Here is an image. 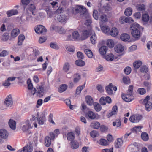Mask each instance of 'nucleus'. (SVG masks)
<instances>
[{
    "label": "nucleus",
    "mask_w": 152,
    "mask_h": 152,
    "mask_svg": "<svg viewBox=\"0 0 152 152\" xmlns=\"http://www.w3.org/2000/svg\"><path fill=\"white\" fill-rule=\"evenodd\" d=\"M72 13L76 15L78 13L82 15L83 17H89V14L87 12L86 8L83 6L77 5L72 10Z\"/></svg>",
    "instance_id": "obj_1"
},
{
    "label": "nucleus",
    "mask_w": 152,
    "mask_h": 152,
    "mask_svg": "<svg viewBox=\"0 0 152 152\" xmlns=\"http://www.w3.org/2000/svg\"><path fill=\"white\" fill-rule=\"evenodd\" d=\"M139 25L136 23H134L132 24L130 27L132 30L131 34L132 36L137 39L140 37V32L139 30Z\"/></svg>",
    "instance_id": "obj_2"
},
{
    "label": "nucleus",
    "mask_w": 152,
    "mask_h": 152,
    "mask_svg": "<svg viewBox=\"0 0 152 152\" xmlns=\"http://www.w3.org/2000/svg\"><path fill=\"white\" fill-rule=\"evenodd\" d=\"M33 126V125L28 120L21 124L22 129L24 132H27L29 129L31 128Z\"/></svg>",
    "instance_id": "obj_3"
},
{
    "label": "nucleus",
    "mask_w": 152,
    "mask_h": 152,
    "mask_svg": "<svg viewBox=\"0 0 152 152\" xmlns=\"http://www.w3.org/2000/svg\"><path fill=\"white\" fill-rule=\"evenodd\" d=\"M35 30L36 33L39 34H44L47 31L45 27L41 25L37 26Z\"/></svg>",
    "instance_id": "obj_4"
},
{
    "label": "nucleus",
    "mask_w": 152,
    "mask_h": 152,
    "mask_svg": "<svg viewBox=\"0 0 152 152\" xmlns=\"http://www.w3.org/2000/svg\"><path fill=\"white\" fill-rule=\"evenodd\" d=\"M5 106L8 107H11L13 104V100L11 95H8L4 101Z\"/></svg>",
    "instance_id": "obj_5"
},
{
    "label": "nucleus",
    "mask_w": 152,
    "mask_h": 152,
    "mask_svg": "<svg viewBox=\"0 0 152 152\" xmlns=\"http://www.w3.org/2000/svg\"><path fill=\"white\" fill-rule=\"evenodd\" d=\"M142 118V115H133L130 116L129 120L132 123H137Z\"/></svg>",
    "instance_id": "obj_6"
},
{
    "label": "nucleus",
    "mask_w": 152,
    "mask_h": 152,
    "mask_svg": "<svg viewBox=\"0 0 152 152\" xmlns=\"http://www.w3.org/2000/svg\"><path fill=\"white\" fill-rule=\"evenodd\" d=\"M57 20L61 22L66 21L68 19V17L65 14H61L58 15L57 17Z\"/></svg>",
    "instance_id": "obj_7"
},
{
    "label": "nucleus",
    "mask_w": 152,
    "mask_h": 152,
    "mask_svg": "<svg viewBox=\"0 0 152 152\" xmlns=\"http://www.w3.org/2000/svg\"><path fill=\"white\" fill-rule=\"evenodd\" d=\"M124 46L121 44L116 45L114 48L115 51L118 53H122L124 50Z\"/></svg>",
    "instance_id": "obj_8"
},
{
    "label": "nucleus",
    "mask_w": 152,
    "mask_h": 152,
    "mask_svg": "<svg viewBox=\"0 0 152 152\" xmlns=\"http://www.w3.org/2000/svg\"><path fill=\"white\" fill-rule=\"evenodd\" d=\"M132 96V95H130L128 94H123L122 95V98L125 101L129 102L133 99V98Z\"/></svg>",
    "instance_id": "obj_9"
},
{
    "label": "nucleus",
    "mask_w": 152,
    "mask_h": 152,
    "mask_svg": "<svg viewBox=\"0 0 152 152\" xmlns=\"http://www.w3.org/2000/svg\"><path fill=\"white\" fill-rule=\"evenodd\" d=\"M9 136L8 132L5 129H0V137L4 139H7Z\"/></svg>",
    "instance_id": "obj_10"
},
{
    "label": "nucleus",
    "mask_w": 152,
    "mask_h": 152,
    "mask_svg": "<svg viewBox=\"0 0 152 152\" xmlns=\"http://www.w3.org/2000/svg\"><path fill=\"white\" fill-rule=\"evenodd\" d=\"M100 28L102 31L103 33L107 35H110V31L109 27L106 25L100 26Z\"/></svg>",
    "instance_id": "obj_11"
},
{
    "label": "nucleus",
    "mask_w": 152,
    "mask_h": 152,
    "mask_svg": "<svg viewBox=\"0 0 152 152\" xmlns=\"http://www.w3.org/2000/svg\"><path fill=\"white\" fill-rule=\"evenodd\" d=\"M38 124L40 125H43L46 121V119L45 115L42 114L40 115L39 117L37 118Z\"/></svg>",
    "instance_id": "obj_12"
},
{
    "label": "nucleus",
    "mask_w": 152,
    "mask_h": 152,
    "mask_svg": "<svg viewBox=\"0 0 152 152\" xmlns=\"http://www.w3.org/2000/svg\"><path fill=\"white\" fill-rule=\"evenodd\" d=\"M110 35L113 37L116 36L118 34V31L117 28L115 27L112 28L110 30Z\"/></svg>",
    "instance_id": "obj_13"
},
{
    "label": "nucleus",
    "mask_w": 152,
    "mask_h": 152,
    "mask_svg": "<svg viewBox=\"0 0 152 152\" xmlns=\"http://www.w3.org/2000/svg\"><path fill=\"white\" fill-rule=\"evenodd\" d=\"M121 39L124 42H129L130 40V36L127 34L124 33L122 34L120 37Z\"/></svg>",
    "instance_id": "obj_14"
},
{
    "label": "nucleus",
    "mask_w": 152,
    "mask_h": 152,
    "mask_svg": "<svg viewBox=\"0 0 152 152\" xmlns=\"http://www.w3.org/2000/svg\"><path fill=\"white\" fill-rule=\"evenodd\" d=\"M123 141L121 138H118L116 140L115 143V147L116 148L120 147L123 144Z\"/></svg>",
    "instance_id": "obj_15"
},
{
    "label": "nucleus",
    "mask_w": 152,
    "mask_h": 152,
    "mask_svg": "<svg viewBox=\"0 0 152 152\" xmlns=\"http://www.w3.org/2000/svg\"><path fill=\"white\" fill-rule=\"evenodd\" d=\"M90 34V31L87 30H84L83 32V34L81 37L82 40H84L88 38Z\"/></svg>",
    "instance_id": "obj_16"
},
{
    "label": "nucleus",
    "mask_w": 152,
    "mask_h": 152,
    "mask_svg": "<svg viewBox=\"0 0 152 152\" xmlns=\"http://www.w3.org/2000/svg\"><path fill=\"white\" fill-rule=\"evenodd\" d=\"M113 85L112 83H110L109 85L106 87L105 89L106 92L109 95L113 94V92L112 90Z\"/></svg>",
    "instance_id": "obj_17"
},
{
    "label": "nucleus",
    "mask_w": 152,
    "mask_h": 152,
    "mask_svg": "<svg viewBox=\"0 0 152 152\" xmlns=\"http://www.w3.org/2000/svg\"><path fill=\"white\" fill-rule=\"evenodd\" d=\"M66 137L68 140L72 141L74 140L75 136L74 133L72 132H69L67 133Z\"/></svg>",
    "instance_id": "obj_18"
},
{
    "label": "nucleus",
    "mask_w": 152,
    "mask_h": 152,
    "mask_svg": "<svg viewBox=\"0 0 152 152\" xmlns=\"http://www.w3.org/2000/svg\"><path fill=\"white\" fill-rule=\"evenodd\" d=\"M118 110V107L117 106L115 105L114 106L112 109V111L109 113L108 115H107V116L108 118L111 117L113 115H114L116 113Z\"/></svg>",
    "instance_id": "obj_19"
},
{
    "label": "nucleus",
    "mask_w": 152,
    "mask_h": 152,
    "mask_svg": "<svg viewBox=\"0 0 152 152\" xmlns=\"http://www.w3.org/2000/svg\"><path fill=\"white\" fill-rule=\"evenodd\" d=\"M107 49V47L105 46H102L99 49L100 53L102 56L106 54Z\"/></svg>",
    "instance_id": "obj_20"
},
{
    "label": "nucleus",
    "mask_w": 152,
    "mask_h": 152,
    "mask_svg": "<svg viewBox=\"0 0 152 152\" xmlns=\"http://www.w3.org/2000/svg\"><path fill=\"white\" fill-rule=\"evenodd\" d=\"M71 146L73 149H76L79 147V143L76 140H74L71 142Z\"/></svg>",
    "instance_id": "obj_21"
},
{
    "label": "nucleus",
    "mask_w": 152,
    "mask_h": 152,
    "mask_svg": "<svg viewBox=\"0 0 152 152\" xmlns=\"http://www.w3.org/2000/svg\"><path fill=\"white\" fill-rule=\"evenodd\" d=\"M107 45L110 48H113L115 45L114 41L112 39H108L106 42Z\"/></svg>",
    "instance_id": "obj_22"
},
{
    "label": "nucleus",
    "mask_w": 152,
    "mask_h": 152,
    "mask_svg": "<svg viewBox=\"0 0 152 152\" xmlns=\"http://www.w3.org/2000/svg\"><path fill=\"white\" fill-rule=\"evenodd\" d=\"M51 139L49 136H47L45 138V145L47 147H49L51 144Z\"/></svg>",
    "instance_id": "obj_23"
},
{
    "label": "nucleus",
    "mask_w": 152,
    "mask_h": 152,
    "mask_svg": "<svg viewBox=\"0 0 152 152\" xmlns=\"http://www.w3.org/2000/svg\"><path fill=\"white\" fill-rule=\"evenodd\" d=\"M9 124L11 129L14 130L16 128V122L13 120L10 119L9 122Z\"/></svg>",
    "instance_id": "obj_24"
},
{
    "label": "nucleus",
    "mask_w": 152,
    "mask_h": 152,
    "mask_svg": "<svg viewBox=\"0 0 152 152\" xmlns=\"http://www.w3.org/2000/svg\"><path fill=\"white\" fill-rule=\"evenodd\" d=\"M28 9L30 10L32 13L33 15H36L35 10H36V7L34 4H30L28 7Z\"/></svg>",
    "instance_id": "obj_25"
},
{
    "label": "nucleus",
    "mask_w": 152,
    "mask_h": 152,
    "mask_svg": "<svg viewBox=\"0 0 152 152\" xmlns=\"http://www.w3.org/2000/svg\"><path fill=\"white\" fill-rule=\"evenodd\" d=\"M20 33V30L16 28L13 29L11 33V36L13 38H15Z\"/></svg>",
    "instance_id": "obj_26"
},
{
    "label": "nucleus",
    "mask_w": 152,
    "mask_h": 152,
    "mask_svg": "<svg viewBox=\"0 0 152 152\" xmlns=\"http://www.w3.org/2000/svg\"><path fill=\"white\" fill-rule=\"evenodd\" d=\"M86 117H88L90 119L93 120L96 118V115L93 112L89 111L87 113Z\"/></svg>",
    "instance_id": "obj_27"
},
{
    "label": "nucleus",
    "mask_w": 152,
    "mask_h": 152,
    "mask_svg": "<svg viewBox=\"0 0 152 152\" xmlns=\"http://www.w3.org/2000/svg\"><path fill=\"white\" fill-rule=\"evenodd\" d=\"M25 39V37L23 35H20L18 37V44L19 45H22L23 41Z\"/></svg>",
    "instance_id": "obj_28"
},
{
    "label": "nucleus",
    "mask_w": 152,
    "mask_h": 152,
    "mask_svg": "<svg viewBox=\"0 0 152 152\" xmlns=\"http://www.w3.org/2000/svg\"><path fill=\"white\" fill-rule=\"evenodd\" d=\"M37 120V117L35 116L34 115L32 116V118L29 121V122L33 125L35 128L37 127V123L36 122V120Z\"/></svg>",
    "instance_id": "obj_29"
},
{
    "label": "nucleus",
    "mask_w": 152,
    "mask_h": 152,
    "mask_svg": "<svg viewBox=\"0 0 152 152\" xmlns=\"http://www.w3.org/2000/svg\"><path fill=\"white\" fill-rule=\"evenodd\" d=\"M86 100L87 103L89 105H92L93 103V100L91 97L87 96L86 97Z\"/></svg>",
    "instance_id": "obj_30"
},
{
    "label": "nucleus",
    "mask_w": 152,
    "mask_h": 152,
    "mask_svg": "<svg viewBox=\"0 0 152 152\" xmlns=\"http://www.w3.org/2000/svg\"><path fill=\"white\" fill-rule=\"evenodd\" d=\"M99 20L102 22H106L108 20V18L106 15L102 14L100 15Z\"/></svg>",
    "instance_id": "obj_31"
},
{
    "label": "nucleus",
    "mask_w": 152,
    "mask_h": 152,
    "mask_svg": "<svg viewBox=\"0 0 152 152\" xmlns=\"http://www.w3.org/2000/svg\"><path fill=\"white\" fill-rule=\"evenodd\" d=\"M18 13V11L17 10H11L8 11L7 14L8 17H10L17 14Z\"/></svg>",
    "instance_id": "obj_32"
},
{
    "label": "nucleus",
    "mask_w": 152,
    "mask_h": 152,
    "mask_svg": "<svg viewBox=\"0 0 152 152\" xmlns=\"http://www.w3.org/2000/svg\"><path fill=\"white\" fill-rule=\"evenodd\" d=\"M67 86L66 84L61 85L58 89V91L60 93H62L65 91L67 88Z\"/></svg>",
    "instance_id": "obj_33"
},
{
    "label": "nucleus",
    "mask_w": 152,
    "mask_h": 152,
    "mask_svg": "<svg viewBox=\"0 0 152 152\" xmlns=\"http://www.w3.org/2000/svg\"><path fill=\"white\" fill-rule=\"evenodd\" d=\"M75 63L76 65L79 66H83L85 64V62L81 60H78L76 61Z\"/></svg>",
    "instance_id": "obj_34"
},
{
    "label": "nucleus",
    "mask_w": 152,
    "mask_h": 152,
    "mask_svg": "<svg viewBox=\"0 0 152 152\" xmlns=\"http://www.w3.org/2000/svg\"><path fill=\"white\" fill-rule=\"evenodd\" d=\"M81 76L79 73H76L74 75L73 81L75 83H77L80 79Z\"/></svg>",
    "instance_id": "obj_35"
},
{
    "label": "nucleus",
    "mask_w": 152,
    "mask_h": 152,
    "mask_svg": "<svg viewBox=\"0 0 152 152\" xmlns=\"http://www.w3.org/2000/svg\"><path fill=\"white\" fill-rule=\"evenodd\" d=\"M83 18L86 19V20L85 22V24L88 26H89L90 28H91V27L90 26V24L91 23V20L90 15H89V17H87L86 16V17Z\"/></svg>",
    "instance_id": "obj_36"
},
{
    "label": "nucleus",
    "mask_w": 152,
    "mask_h": 152,
    "mask_svg": "<svg viewBox=\"0 0 152 152\" xmlns=\"http://www.w3.org/2000/svg\"><path fill=\"white\" fill-rule=\"evenodd\" d=\"M72 38L74 40H76L77 39L80 37V34L77 31H73L72 34Z\"/></svg>",
    "instance_id": "obj_37"
},
{
    "label": "nucleus",
    "mask_w": 152,
    "mask_h": 152,
    "mask_svg": "<svg viewBox=\"0 0 152 152\" xmlns=\"http://www.w3.org/2000/svg\"><path fill=\"white\" fill-rule=\"evenodd\" d=\"M98 143L101 145L103 146L108 145L109 144V142L106 140L103 139H100Z\"/></svg>",
    "instance_id": "obj_38"
},
{
    "label": "nucleus",
    "mask_w": 152,
    "mask_h": 152,
    "mask_svg": "<svg viewBox=\"0 0 152 152\" xmlns=\"http://www.w3.org/2000/svg\"><path fill=\"white\" fill-rule=\"evenodd\" d=\"M141 137L142 139L145 141H147L149 139L148 134L145 132H143L142 133Z\"/></svg>",
    "instance_id": "obj_39"
},
{
    "label": "nucleus",
    "mask_w": 152,
    "mask_h": 152,
    "mask_svg": "<svg viewBox=\"0 0 152 152\" xmlns=\"http://www.w3.org/2000/svg\"><path fill=\"white\" fill-rule=\"evenodd\" d=\"M94 108L97 112L100 111L102 109L100 105L97 102H95L94 104Z\"/></svg>",
    "instance_id": "obj_40"
},
{
    "label": "nucleus",
    "mask_w": 152,
    "mask_h": 152,
    "mask_svg": "<svg viewBox=\"0 0 152 152\" xmlns=\"http://www.w3.org/2000/svg\"><path fill=\"white\" fill-rule=\"evenodd\" d=\"M97 39V38L96 35L94 33V34H93L90 37V40L92 44H95L96 42Z\"/></svg>",
    "instance_id": "obj_41"
},
{
    "label": "nucleus",
    "mask_w": 152,
    "mask_h": 152,
    "mask_svg": "<svg viewBox=\"0 0 152 152\" xmlns=\"http://www.w3.org/2000/svg\"><path fill=\"white\" fill-rule=\"evenodd\" d=\"M149 17L148 15L147 14H144L142 15V19L143 21L147 22H148L149 20Z\"/></svg>",
    "instance_id": "obj_42"
},
{
    "label": "nucleus",
    "mask_w": 152,
    "mask_h": 152,
    "mask_svg": "<svg viewBox=\"0 0 152 152\" xmlns=\"http://www.w3.org/2000/svg\"><path fill=\"white\" fill-rule=\"evenodd\" d=\"M70 68V65L69 63L68 62L65 63L63 66V69L64 71L65 72H68Z\"/></svg>",
    "instance_id": "obj_43"
},
{
    "label": "nucleus",
    "mask_w": 152,
    "mask_h": 152,
    "mask_svg": "<svg viewBox=\"0 0 152 152\" xmlns=\"http://www.w3.org/2000/svg\"><path fill=\"white\" fill-rule=\"evenodd\" d=\"M145 104L146 110L148 111H150L152 107L151 103L150 102H148L145 103Z\"/></svg>",
    "instance_id": "obj_44"
},
{
    "label": "nucleus",
    "mask_w": 152,
    "mask_h": 152,
    "mask_svg": "<svg viewBox=\"0 0 152 152\" xmlns=\"http://www.w3.org/2000/svg\"><path fill=\"white\" fill-rule=\"evenodd\" d=\"M142 64L141 61L138 60L135 61L133 63L134 67L136 69H138Z\"/></svg>",
    "instance_id": "obj_45"
},
{
    "label": "nucleus",
    "mask_w": 152,
    "mask_h": 152,
    "mask_svg": "<svg viewBox=\"0 0 152 152\" xmlns=\"http://www.w3.org/2000/svg\"><path fill=\"white\" fill-rule=\"evenodd\" d=\"M91 125L94 128L98 129L99 127L100 124L98 122L95 121L92 122Z\"/></svg>",
    "instance_id": "obj_46"
},
{
    "label": "nucleus",
    "mask_w": 152,
    "mask_h": 152,
    "mask_svg": "<svg viewBox=\"0 0 152 152\" xmlns=\"http://www.w3.org/2000/svg\"><path fill=\"white\" fill-rule=\"evenodd\" d=\"M132 13V8H128L126 9L124 12L125 15L127 16H129Z\"/></svg>",
    "instance_id": "obj_47"
},
{
    "label": "nucleus",
    "mask_w": 152,
    "mask_h": 152,
    "mask_svg": "<svg viewBox=\"0 0 152 152\" xmlns=\"http://www.w3.org/2000/svg\"><path fill=\"white\" fill-rule=\"evenodd\" d=\"M64 11V9L62 7H59L58 8L53 12H52L53 14H58L61 13Z\"/></svg>",
    "instance_id": "obj_48"
},
{
    "label": "nucleus",
    "mask_w": 152,
    "mask_h": 152,
    "mask_svg": "<svg viewBox=\"0 0 152 152\" xmlns=\"http://www.w3.org/2000/svg\"><path fill=\"white\" fill-rule=\"evenodd\" d=\"M140 70L142 73H146L148 72V69L147 66H143L140 67Z\"/></svg>",
    "instance_id": "obj_49"
},
{
    "label": "nucleus",
    "mask_w": 152,
    "mask_h": 152,
    "mask_svg": "<svg viewBox=\"0 0 152 152\" xmlns=\"http://www.w3.org/2000/svg\"><path fill=\"white\" fill-rule=\"evenodd\" d=\"M142 127L140 126H135L131 129L132 132H135L137 133V132H140Z\"/></svg>",
    "instance_id": "obj_50"
},
{
    "label": "nucleus",
    "mask_w": 152,
    "mask_h": 152,
    "mask_svg": "<svg viewBox=\"0 0 152 152\" xmlns=\"http://www.w3.org/2000/svg\"><path fill=\"white\" fill-rule=\"evenodd\" d=\"M85 85V83L82 86L78 87L76 90V93L77 94H79L81 92L82 90L84 88Z\"/></svg>",
    "instance_id": "obj_51"
},
{
    "label": "nucleus",
    "mask_w": 152,
    "mask_h": 152,
    "mask_svg": "<svg viewBox=\"0 0 152 152\" xmlns=\"http://www.w3.org/2000/svg\"><path fill=\"white\" fill-rule=\"evenodd\" d=\"M85 52L88 57H92L93 56V53L90 50L86 49L85 50Z\"/></svg>",
    "instance_id": "obj_52"
},
{
    "label": "nucleus",
    "mask_w": 152,
    "mask_h": 152,
    "mask_svg": "<svg viewBox=\"0 0 152 152\" xmlns=\"http://www.w3.org/2000/svg\"><path fill=\"white\" fill-rule=\"evenodd\" d=\"M138 93L141 95H144L146 92L145 89L143 88H140L137 90Z\"/></svg>",
    "instance_id": "obj_53"
},
{
    "label": "nucleus",
    "mask_w": 152,
    "mask_h": 152,
    "mask_svg": "<svg viewBox=\"0 0 152 152\" xmlns=\"http://www.w3.org/2000/svg\"><path fill=\"white\" fill-rule=\"evenodd\" d=\"M91 136L92 137H95L99 136V134L98 132L95 130L91 131L90 133Z\"/></svg>",
    "instance_id": "obj_54"
},
{
    "label": "nucleus",
    "mask_w": 152,
    "mask_h": 152,
    "mask_svg": "<svg viewBox=\"0 0 152 152\" xmlns=\"http://www.w3.org/2000/svg\"><path fill=\"white\" fill-rule=\"evenodd\" d=\"M137 9L139 11L145 10V6L143 4H140L137 6Z\"/></svg>",
    "instance_id": "obj_55"
},
{
    "label": "nucleus",
    "mask_w": 152,
    "mask_h": 152,
    "mask_svg": "<svg viewBox=\"0 0 152 152\" xmlns=\"http://www.w3.org/2000/svg\"><path fill=\"white\" fill-rule=\"evenodd\" d=\"M133 86L132 85L130 86L129 88L127 94H128L130 95L133 96Z\"/></svg>",
    "instance_id": "obj_56"
},
{
    "label": "nucleus",
    "mask_w": 152,
    "mask_h": 152,
    "mask_svg": "<svg viewBox=\"0 0 152 152\" xmlns=\"http://www.w3.org/2000/svg\"><path fill=\"white\" fill-rule=\"evenodd\" d=\"M113 126H116L117 127H119L121 125V122L119 119H117L115 122H113Z\"/></svg>",
    "instance_id": "obj_57"
},
{
    "label": "nucleus",
    "mask_w": 152,
    "mask_h": 152,
    "mask_svg": "<svg viewBox=\"0 0 152 152\" xmlns=\"http://www.w3.org/2000/svg\"><path fill=\"white\" fill-rule=\"evenodd\" d=\"M27 152H31L33 151V147L32 144L31 143L29 144L28 145L26 146Z\"/></svg>",
    "instance_id": "obj_58"
},
{
    "label": "nucleus",
    "mask_w": 152,
    "mask_h": 152,
    "mask_svg": "<svg viewBox=\"0 0 152 152\" xmlns=\"http://www.w3.org/2000/svg\"><path fill=\"white\" fill-rule=\"evenodd\" d=\"M65 102L67 105H69L70 109H73V105L71 104L70 100L69 99H66L65 100Z\"/></svg>",
    "instance_id": "obj_59"
},
{
    "label": "nucleus",
    "mask_w": 152,
    "mask_h": 152,
    "mask_svg": "<svg viewBox=\"0 0 152 152\" xmlns=\"http://www.w3.org/2000/svg\"><path fill=\"white\" fill-rule=\"evenodd\" d=\"M27 84H28V88L29 89H31L34 88H33L32 84L30 79L28 80L27 81Z\"/></svg>",
    "instance_id": "obj_60"
},
{
    "label": "nucleus",
    "mask_w": 152,
    "mask_h": 152,
    "mask_svg": "<svg viewBox=\"0 0 152 152\" xmlns=\"http://www.w3.org/2000/svg\"><path fill=\"white\" fill-rule=\"evenodd\" d=\"M37 89H38L37 92L38 93L42 96V94L43 93L44 90V88L42 86H39Z\"/></svg>",
    "instance_id": "obj_61"
},
{
    "label": "nucleus",
    "mask_w": 152,
    "mask_h": 152,
    "mask_svg": "<svg viewBox=\"0 0 152 152\" xmlns=\"http://www.w3.org/2000/svg\"><path fill=\"white\" fill-rule=\"evenodd\" d=\"M125 20L126 23H132L134 22V20L131 17H126Z\"/></svg>",
    "instance_id": "obj_62"
},
{
    "label": "nucleus",
    "mask_w": 152,
    "mask_h": 152,
    "mask_svg": "<svg viewBox=\"0 0 152 152\" xmlns=\"http://www.w3.org/2000/svg\"><path fill=\"white\" fill-rule=\"evenodd\" d=\"M124 71L126 74L129 75L131 72V69L129 67H127L125 69Z\"/></svg>",
    "instance_id": "obj_63"
},
{
    "label": "nucleus",
    "mask_w": 152,
    "mask_h": 152,
    "mask_svg": "<svg viewBox=\"0 0 152 152\" xmlns=\"http://www.w3.org/2000/svg\"><path fill=\"white\" fill-rule=\"evenodd\" d=\"M93 16L94 18L96 20H98L99 19V16L98 11L96 10H94L93 12Z\"/></svg>",
    "instance_id": "obj_64"
}]
</instances>
